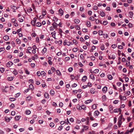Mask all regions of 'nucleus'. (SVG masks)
I'll use <instances>...</instances> for the list:
<instances>
[{"mask_svg": "<svg viewBox=\"0 0 134 134\" xmlns=\"http://www.w3.org/2000/svg\"><path fill=\"white\" fill-rule=\"evenodd\" d=\"M122 115L120 116L118 119L119 121L118 122V124L119 127H120L122 123Z\"/></svg>", "mask_w": 134, "mask_h": 134, "instance_id": "obj_1", "label": "nucleus"}, {"mask_svg": "<svg viewBox=\"0 0 134 134\" xmlns=\"http://www.w3.org/2000/svg\"><path fill=\"white\" fill-rule=\"evenodd\" d=\"M107 86H104L102 89L103 92L104 93H105L107 91Z\"/></svg>", "mask_w": 134, "mask_h": 134, "instance_id": "obj_2", "label": "nucleus"}, {"mask_svg": "<svg viewBox=\"0 0 134 134\" xmlns=\"http://www.w3.org/2000/svg\"><path fill=\"white\" fill-rule=\"evenodd\" d=\"M115 58V56L114 55H112L111 56L110 55H108V58L109 59H113L114 60Z\"/></svg>", "mask_w": 134, "mask_h": 134, "instance_id": "obj_3", "label": "nucleus"}, {"mask_svg": "<svg viewBox=\"0 0 134 134\" xmlns=\"http://www.w3.org/2000/svg\"><path fill=\"white\" fill-rule=\"evenodd\" d=\"M12 118V117H10L9 118H8L7 117H5V120L7 122H9L10 121V120Z\"/></svg>", "mask_w": 134, "mask_h": 134, "instance_id": "obj_4", "label": "nucleus"}, {"mask_svg": "<svg viewBox=\"0 0 134 134\" xmlns=\"http://www.w3.org/2000/svg\"><path fill=\"white\" fill-rule=\"evenodd\" d=\"M37 20V18H35L34 19V20L32 21L31 22V23L32 25L33 26H35V23H36V21Z\"/></svg>", "mask_w": 134, "mask_h": 134, "instance_id": "obj_5", "label": "nucleus"}, {"mask_svg": "<svg viewBox=\"0 0 134 134\" xmlns=\"http://www.w3.org/2000/svg\"><path fill=\"white\" fill-rule=\"evenodd\" d=\"M93 101V99H91L89 100H86L85 102V103L86 104H87L88 103H89Z\"/></svg>", "mask_w": 134, "mask_h": 134, "instance_id": "obj_6", "label": "nucleus"}, {"mask_svg": "<svg viewBox=\"0 0 134 134\" xmlns=\"http://www.w3.org/2000/svg\"><path fill=\"white\" fill-rule=\"evenodd\" d=\"M51 34L52 35V37L53 38H54L55 39H56V38L55 37L56 33L55 32V31H54L53 32H52L51 33Z\"/></svg>", "mask_w": 134, "mask_h": 134, "instance_id": "obj_7", "label": "nucleus"}, {"mask_svg": "<svg viewBox=\"0 0 134 134\" xmlns=\"http://www.w3.org/2000/svg\"><path fill=\"white\" fill-rule=\"evenodd\" d=\"M13 63L10 61L9 62L6 64L7 66L8 67H10L12 65Z\"/></svg>", "mask_w": 134, "mask_h": 134, "instance_id": "obj_8", "label": "nucleus"}, {"mask_svg": "<svg viewBox=\"0 0 134 134\" xmlns=\"http://www.w3.org/2000/svg\"><path fill=\"white\" fill-rule=\"evenodd\" d=\"M121 100H125L126 99V97L124 96H122L121 95H120L119 96Z\"/></svg>", "mask_w": 134, "mask_h": 134, "instance_id": "obj_9", "label": "nucleus"}, {"mask_svg": "<svg viewBox=\"0 0 134 134\" xmlns=\"http://www.w3.org/2000/svg\"><path fill=\"white\" fill-rule=\"evenodd\" d=\"M59 12L61 16L63 14V11L62 9H60L59 10Z\"/></svg>", "mask_w": 134, "mask_h": 134, "instance_id": "obj_10", "label": "nucleus"}, {"mask_svg": "<svg viewBox=\"0 0 134 134\" xmlns=\"http://www.w3.org/2000/svg\"><path fill=\"white\" fill-rule=\"evenodd\" d=\"M107 77L108 79L110 80H111L112 79H113V77L112 75L110 74H108L107 75Z\"/></svg>", "mask_w": 134, "mask_h": 134, "instance_id": "obj_11", "label": "nucleus"}, {"mask_svg": "<svg viewBox=\"0 0 134 134\" xmlns=\"http://www.w3.org/2000/svg\"><path fill=\"white\" fill-rule=\"evenodd\" d=\"M38 58V56L37 55L35 54L34 56L32 57V59L33 60H34L36 59H37Z\"/></svg>", "mask_w": 134, "mask_h": 134, "instance_id": "obj_12", "label": "nucleus"}, {"mask_svg": "<svg viewBox=\"0 0 134 134\" xmlns=\"http://www.w3.org/2000/svg\"><path fill=\"white\" fill-rule=\"evenodd\" d=\"M47 48L46 47H44L42 50V52L43 54H44L47 52Z\"/></svg>", "mask_w": 134, "mask_h": 134, "instance_id": "obj_13", "label": "nucleus"}, {"mask_svg": "<svg viewBox=\"0 0 134 134\" xmlns=\"http://www.w3.org/2000/svg\"><path fill=\"white\" fill-rule=\"evenodd\" d=\"M74 21L75 23L77 24L79 23L80 20L78 19H75L74 20Z\"/></svg>", "mask_w": 134, "mask_h": 134, "instance_id": "obj_14", "label": "nucleus"}, {"mask_svg": "<svg viewBox=\"0 0 134 134\" xmlns=\"http://www.w3.org/2000/svg\"><path fill=\"white\" fill-rule=\"evenodd\" d=\"M107 99V97L105 95H104L102 96V100L103 101H105Z\"/></svg>", "mask_w": 134, "mask_h": 134, "instance_id": "obj_15", "label": "nucleus"}, {"mask_svg": "<svg viewBox=\"0 0 134 134\" xmlns=\"http://www.w3.org/2000/svg\"><path fill=\"white\" fill-rule=\"evenodd\" d=\"M86 25L88 27H90L91 26L90 22V21H87L86 22Z\"/></svg>", "mask_w": 134, "mask_h": 134, "instance_id": "obj_16", "label": "nucleus"}, {"mask_svg": "<svg viewBox=\"0 0 134 134\" xmlns=\"http://www.w3.org/2000/svg\"><path fill=\"white\" fill-rule=\"evenodd\" d=\"M87 79V77L86 76H83L82 80L83 82H85Z\"/></svg>", "mask_w": 134, "mask_h": 134, "instance_id": "obj_17", "label": "nucleus"}, {"mask_svg": "<svg viewBox=\"0 0 134 134\" xmlns=\"http://www.w3.org/2000/svg\"><path fill=\"white\" fill-rule=\"evenodd\" d=\"M99 113L98 111H96L94 113V115L95 116H97L99 115Z\"/></svg>", "mask_w": 134, "mask_h": 134, "instance_id": "obj_18", "label": "nucleus"}, {"mask_svg": "<svg viewBox=\"0 0 134 134\" xmlns=\"http://www.w3.org/2000/svg\"><path fill=\"white\" fill-rule=\"evenodd\" d=\"M20 118V116H16L15 118V119L16 121H18L19 120Z\"/></svg>", "mask_w": 134, "mask_h": 134, "instance_id": "obj_19", "label": "nucleus"}, {"mask_svg": "<svg viewBox=\"0 0 134 134\" xmlns=\"http://www.w3.org/2000/svg\"><path fill=\"white\" fill-rule=\"evenodd\" d=\"M3 38L5 41H8L9 39V36H5L3 37Z\"/></svg>", "mask_w": 134, "mask_h": 134, "instance_id": "obj_20", "label": "nucleus"}, {"mask_svg": "<svg viewBox=\"0 0 134 134\" xmlns=\"http://www.w3.org/2000/svg\"><path fill=\"white\" fill-rule=\"evenodd\" d=\"M90 76L91 79L92 80H95V77L94 75L93 74H91L90 75Z\"/></svg>", "mask_w": 134, "mask_h": 134, "instance_id": "obj_21", "label": "nucleus"}, {"mask_svg": "<svg viewBox=\"0 0 134 134\" xmlns=\"http://www.w3.org/2000/svg\"><path fill=\"white\" fill-rule=\"evenodd\" d=\"M120 111V108L115 109L114 110V113H118Z\"/></svg>", "mask_w": 134, "mask_h": 134, "instance_id": "obj_22", "label": "nucleus"}, {"mask_svg": "<svg viewBox=\"0 0 134 134\" xmlns=\"http://www.w3.org/2000/svg\"><path fill=\"white\" fill-rule=\"evenodd\" d=\"M95 92V91L94 89L91 88L90 90V92L92 94H94Z\"/></svg>", "mask_w": 134, "mask_h": 134, "instance_id": "obj_23", "label": "nucleus"}, {"mask_svg": "<svg viewBox=\"0 0 134 134\" xmlns=\"http://www.w3.org/2000/svg\"><path fill=\"white\" fill-rule=\"evenodd\" d=\"M14 78V77H8L7 79L9 81H11Z\"/></svg>", "mask_w": 134, "mask_h": 134, "instance_id": "obj_24", "label": "nucleus"}, {"mask_svg": "<svg viewBox=\"0 0 134 134\" xmlns=\"http://www.w3.org/2000/svg\"><path fill=\"white\" fill-rule=\"evenodd\" d=\"M52 25L54 28H55L58 26V24L55 22H54Z\"/></svg>", "mask_w": 134, "mask_h": 134, "instance_id": "obj_25", "label": "nucleus"}, {"mask_svg": "<svg viewBox=\"0 0 134 134\" xmlns=\"http://www.w3.org/2000/svg\"><path fill=\"white\" fill-rule=\"evenodd\" d=\"M50 93L52 96H53L54 94V92L53 90L52 89L51 90Z\"/></svg>", "mask_w": 134, "mask_h": 134, "instance_id": "obj_26", "label": "nucleus"}, {"mask_svg": "<svg viewBox=\"0 0 134 134\" xmlns=\"http://www.w3.org/2000/svg\"><path fill=\"white\" fill-rule=\"evenodd\" d=\"M36 26L37 27H40L41 25L42 24L41 23L37 22L36 24Z\"/></svg>", "mask_w": 134, "mask_h": 134, "instance_id": "obj_27", "label": "nucleus"}, {"mask_svg": "<svg viewBox=\"0 0 134 134\" xmlns=\"http://www.w3.org/2000/svg\"><path fill=\"white\" fill-rule=\"evenodd\" d=\"M46 73L44 72V71H42L41 72V75L42 76H45L46 75Z\"/></svg>", "mask_w": 134, "mask_h": 134, "instance_id": "obj_28", "label": "nucleus"}, {"mask_svg": "<svg viewBox=\"0 0 134 134\" xmlns=\"http://www.w3.org/2000/svg\"><path fill=\"white\" fill-rule=\"evenodd\" d=\"M31 113V111L29 110H27L25 111V113L27 115H29Z\"/></svg>", "mask_w": 134, "mask_h": 134, "instance_id": "obj_29", "label": "nucleus"}, {"mask_svg": "<svg viewBox=\"0 0 134 134\" xmlns=\"http://www.w3.org/2000/svg\"><path fill=\"white\" fill-rule=\"evenodd\" d=\"M92 42L93 44H97L98 43V41L97 40H94L92 41Z\"/></svg>", "mask_w": 134, "mask_h": 134, "instance_id": "obj_30", "label": "nucleus"}, {"mask_svg": "<svg viewBox=\"0 0 134 134\" xmlns=\"http://www.w3.org/2000/svg\"><path fill=\"white\" fill-rule=\"evenodd\" d=\"M44 96L46 98L48 99L49 98L48 94L47 93H44Z\"/></svg>", "mask_w": 134, "mask_h": 134, "instance_id": "obj_31", "label": "nucleus"}, {"mask_svg": "<svg viewBox=\"0 0 134 134\" xmlns=\"http://www.w3.org/2000/svg\"><path fill=\"white\" fill-rule=\"evenodd\" d=\"M82 127H83V129L85 130H86L88 129V127L87 126L83 125Z\"/></svg>", "mask_w": 134, "mask_h": 134, "instance_id": "obj_32", "label": "nucleus"}, {"mask_svg": "<svg viewBox=\"0 0 134 134\" xmlns=\"http://www.w3.org/2000/svg\"><path fill=\"white\" fill-rule=\"evenodd\" d=\"M129 13V16L130 18H132L133 15V13L132 12H130Z\"/></svg>", "mask_w": 134, "mask_h": 134, "instance_id": "obj_33", "label": "nucleus"}, {"mask_svg": "<svg viewBox=\"0 0 134 134\" xmlns=\"http://www.w3.org/2000/svg\"><path fill=\"white\" fill-rule=\"evenodd\" d=\"M100 15L102 17H104L105 16V13L103 12H100Z\"/></svg>", "mask_w": 134, "mask_h": 134, "instance_id": "obj_34", "label": "nucleus"}, {"mask_svg": "<svg viewBox=\"0 0 134 134\" xmlns=\"http://www.w3.org/2000/svg\"><path fill=\"white\" fill-rule=\"evenodd\" d=\"M57 74V75L60 76L61 75V73L60 71L58 70H57L56 71Z\"/></svg>", "mask_w": 134, "mask_h": 134, "instance_id": "obj_35", "label": "nucleus"}, {"mask_svg": "<svg viewBox=\"0 0 134 134\" xmlns=\"http://www.w3.org/2000/svg\"><path fill=\"white\" fill-rule=\"evenodd\" d=\"M99 71V70L98 69H96L94 70L93 71V72L95 74H97L98 72Z\"/></svg>", "mask_w": 134, "mask_h": 134, "instance_id": "obj_36", "label": "nucleus"}, {"mask_svg": "<svg viewBox=\"0 0 134 134\" xmlns=\"http://www.w3.org/2000/svg\"><path fill=\"white\" fill-rule=\"evenodd\" d=\"M13 73L15 75H16L18 74V72L16 70L14 69L13 72Z\"/></svg>", "mask_w": 134, "mask_h": 134, "instance_id": "obj_37", "label": "nucleus"}, {"mask_svg": "<svg viewBox=\"0 0 134 134\" xmlns=\"http://www.w3.org/2000/svg\"><path fill=\"white\" fill-rule=\"evenodd\" d=\"M16 42L18 44H19L21 43V41L19 39H16Z\"/></svg>", "mask_w": 134, "mask_h": 134, "instance_id": "obj_38", "label": "nucleus"}, {"mask_svg": "<svg viewBox=\"0 0 134 134\" xmlns=\"http://www.w3.org/2000/svg\"><path fill=\"white\" fill-rule=\"evenodd\" d=\"M100 48L101 49L102 51L104 50L105 49V47L104 45H102L100 46Z\"/></svg>", "mask_w": 134, "mask_h": 134, "instance_id": "obj_39", "label": "nucleus"}, {"mask_svg": "<svg viewBox=\"0 0 134 134\" xmlns=\"http://www.w3.org/2000/svg\"><path fill=\"white\" fill-rule=\"evenodd\" d=\"M81 107L80 105H78L77 106L76 108L77 109L79 110H81Z\"/></svg>", "mask_w": 134, "mask_h": 134, "instance_id": "obj_40", "label": "nucleus"}, {"mask_svg": "<svg viewBox=\"0 0 134 134\" xmlns=\"http://www.w3.org/2000/svg\"><path fill=\"white\" fill-rule=\"evenodd\" d=\"M53 20L54 21H57L58 19L56 17H54L53 18Z\"/></svg>", "mask_w": 134, "mask_h": 134, "instance_id": "obj_41", "label": "nucleus"}, {"mask_svg": "<svg viewBox=\"0 0 134 134\" xmlns=\"http://www.w3.org/2000/svg\"><path fill=\"white\" fill-rule=\"evenodd\" d=\"M51 3V2L50 0H46V3L47 4L49 5Z\"/></svg>", "mask_w": 134, "mask_h": 134, "instance_id": "obj_42", "label": "nucleus"}, {"mask_svg": "<svg viewBox=\"0 0 134 134\" xmlns=\"http://www.w3.org/2000/svg\"><path fill=\"white\" fill-rule=\"evenodd\" d=\"M94 18L93 17L91 16V17H90L89 18V20H91V21H93L94 20Z\"/></svg>", "mask_w": 134, "mask_h": 134, "instance_id": "obj_43", "label": "nucleus"}, {"mask_svg": "<svg viewBox=\"0 0 134 134\" xmlns=\"http://www.w3.org/2000/svg\"><path fill=\"white\" fill-rule=\"evenodd\" d=\"M75 27L76 28V30H79L80 29V27L77 25H75Z\"/></svg>", "mask_w": 134, "mask_h": 134, "instance_id": "obj_44", "label": "nucleus"}, {"mask_svg": "<svg viewBox=\"0 0 134 134\" xmlns=\"http://www.w3.org/2000/svg\"><path fill=\"white\" fill-rule=\"evenodd\" d=\"M73 69L72 67H70L68 69V71L69 72H71L72 71Z\"/></svg>", "mask_w": 134, "mask_h": 134, "instance_id": "obj_45", "label": "nucleus"}, {"mask_svg": "<svg viewBox=\"0 0 134 134\" xmlns=\"http://www.w3.org/2000/svg\"><path fill=\"white\" fill-rule=\"evenodd\" d=\"M4 69L3 68H1L0 69V71L2 73L4 72Z\"/></svg>", "mask_w": 134, "mask_h": 134, "instance_id": "obj_46", "label": "nucleus"}, {"mask_svg": "<svg viewBox=\"0 0 134 134\" xmlns=\"http://www.w3.org/2000/svg\"><path fill=\"white\" fill-rule=\"evenodd\" d=\"M19 60L18 59H15L14 60V62L15 63H17L19 62Z\"/></svg>", "mask_w": 134, "mask_h": 134, "instance_id": "obj_47", "label": "nucleus"}, {"mask_svg": "<svg viewBox=\"0 0 134 134\" xmlns=\"http://www.w3.org/2000/svg\"><path fill=\"white\" fill-rule=\"evenodd\" d=\"M55 28L53 26H51L50 28V30L51 31H52L54 30Z\"/></svg>", "mask_w": 134, "mask_h": 134, "instance_id": "obj_48", "label": "nucleus"}, {"mask_svg": "<svg viewBox=\"0 0 134 134\" xmlns=\"http://www.w3.org/2000/svg\"><path fill=\"white\" fill-rule=\"evenodd\" d=\"M31 90H33L34 89V87L33 85L32 84L30 85L29 86Z\"/></svg>", "mask_w": 134, "mask_h": 134, "instance_id": "obj_49", "label": "nucleus"}, {"mask_svg": "<svg viewBox=\"0 0 134 134\" xmlns=\"http://www.w3.org/2000/svg\"><path fill=\"white\" fill-rule=\"evenodd\" d=\"M92 108L93 109H95L96 108V104H94L92 105Z\"/></svg>", "mask_w": 134, "mask_h": 134, "instance_id": "obj_50", "label": "nucleus"}, {"mask_svg": "<svg viewBox=\"0 0 134 134\" xmlns=\"http://www.w3.org/2000/svg\"><path fill=\"white\" fill-rule=\"evenodd\" d=\"M81 109H83V110H86V106L83 105H82L81 106Z\"/></svg>", "mask_w": 134, "mask_h": 134, "instance_id": "obj_51", "label": "nucleus"}, {"mask_svg": "<svg viewBox=\"0 0 134 134\" xmlns=\"http://www.w3.org/2000/svg\"><path fill=\"white\" fill-rule=\"evenodd\" d=\"M80 58L82 60H84V57L82 54H81L80 56Z\"/></svg>", "mask_w": 134, "mask_h": 134, "instance_id": "obj_52", "label": "nucleus"}, {"mask_svg": "<svg viewBox=\"0 0 134 134\" xmlns=\"http://www.w3.org/2000/svg\"><path fill=\"white\" fill-rule=\"evenodd\" d=\"M36 74L38 76H40L41 75V72L40 71H37V72Z\"/></svg>", "mask_w": 134, "mask_h": 134, "instance_id": "obj_53", "label": "nucleus"}, {"mask_svg": "<svg viewBox=\"0 0 134 134\" xmlns=\"http://www.w3.org/2000/svg\"><path fill=\"white\" fill-rule=\"evenodd\" d=\"M49 126L50 127H53L54 126V124L53 123L51 122Z\"/></svg>", "mask_w": 134, "mask_h": 134, "instance_id": "obj_54", "label": "nucleus"}, {"mask_svg": "<svg viewBox=\"0 0 134 134\" xmlns=\"http://www.w3.org/2000/svg\"><path fill=\"white\" fill-rule=\"evenodd\" d=\"M93 9L94 10H96L98 9V7L96 5H94L93 7Z\"/></svg>", "mask_w": 134, "mask_h": 134, "instance_id": "obj_55", "label": "nucleus"}, {"mask_svg": "<svg viewBox=\"0 0 134 134\" xmlns=\"http://www.w3.org/2000/svg\"><path fill=\"white\" fill-rule=\"evenodd\" d=\"M70 77L72 80H73L75 78V76L72 75H70Z\"/></svg>", "mask_w": 134, "mask_h": 134, "instance_id": "obj_56", "label": "nucleus"}, {"mask_svg": "<svg viewBox=\"0 0 134 134\" xmlns=\"http://www.w3.org/2000/svg\"><path fill=\"white\" fill-rule=\"evenodd\" d=\"M26 98V100L29 101L31 99V97L30 96H28Z\"/></svg>", "mask_w": 134, "mask_h": 134, "instance_id": "obj_57", "label": "nucleus"}, {"mask_svg": "<svg viewBox=\"0 0 134 134\" xmlns=\"http://www.w3.org/2000/svg\"><path fill=\"white\" fill-rule=\"evenodd\" d=\"M112 5L114 8H115L116 7V4L115 2H113L112 3Z\"/></svg>", "mask_w": 134, "mask_h": 134, "instance_id": "obj_58", "label": "nucleus"}, {"mask_svg": "<svg viewBox=\"0 0 134 134\" xmlns=\"http://www.w3.org/2000/svg\"><path fill=\"white\" fill-rule=\"evenodd\" d=\"M72 51H73L74 52H76L77 51V48H74L73 49H72Z\"/></svg>", "mask_w": 134, "mask_h": 134, "instance_id": "obj_59", "label": "nucleus"}, {"mask_svg": "<svg viewBox=\"0 0 134 134\" xmlns=\"http://www.w3.org/2000/svg\"><path fill=\"white\" fill-rule=\"evenodd\" d=\"M29 89H25L24 91V93H26L29 91Z\"/></svg>", "mask_w": 134, "mask_h": 134, "instance_id": "obj_60", "label": "nucleus"}, {"mask_svg": "<svg viewBox=\"0 0 134 134\" xmlns=\"http://www.w3.org/2000/svg\"><path fill=\"white\" fill-rule=\"evenodd\" d=\"M118 48L119 49H122L123 48V46L121 45H118Z\"/></svg>", "mask_w": 134, "mask_h": 134, "instance_id": "obj_61", "label": "nucleus"}, {"mask_svg": "<svg viewBox=\"0 0 134 134\" xmlns=\"http://www.w3.org/2000/svg\"><path fill=\"white\" fill-rule=\"evenodd\" d=\"M36 42L38 43L39 41V39L38 37H36Z\"/></svg>", "mask_w": 134, "mask_h": 134, "instance_id": "obj_62", "label": "nucleus"}, {"mask_svg": "<svg viewBox=\"0 0 134 134\" xmlns=\"http://www.w3.org/2000/svg\"><path fill=\"white\" fill-rule=\"evenodd\" d=\"M88 134H95V132L94 131L92 132L90 131L89 132Z\"/></svg>", "mask_w": 134, "mask_h": 134, "instance_id": "obj_63", "label": "nucleus"}, {"mask_svg": "<svg viewBox=\"0 0 134 134\" xmlns=\"http://www.w3.org/2000/svg\"><path fill=\"white\" fill-rule=\"evenodd\" d=\"M32 67V68H34L35 66V64L32 63L30 65Z\"/></svg>", "mask_w": 134, "mask_h": 134, "instance_id": "obj_64", "label": "nucleus"}]
</instances>
